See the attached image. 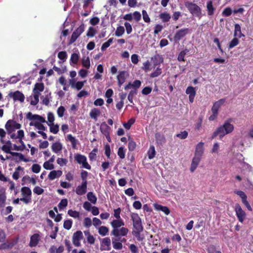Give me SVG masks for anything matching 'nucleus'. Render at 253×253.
I'll return each mask as SVG.
<instances>
[{
  "label": "nucleus",
  "instance_id": "obj_51",
  "mask_svg": "<svg viewBox=\"0 0 253 253\" xmlns=\"http://www.w3.org/2000/svg\"><path fill=\"white\" fill-rule=\"evenodd\" d=\"M220 146L218 143H214L213 145L212 148L211 150V153L212 154H218L219 152Z\"/></svg>",
  "mask_w": 253,
  "mask_h": 253
},
{
  "label": "nucleus",
  "instance_id": "obj_35",
  "mask_svg": "<svg viewBox=\"0 0 253 253\" xmlns=\"http://www.w3.org/2000/svg\"><path fill=\"white\" fill-rule=\"evenodd\" d=\"M100 110L95 108L92 109L89 113L90 117L95 121H97V118L100 115Z\"/></svg>",
  "mask_w": 253,
  "mask_h": 253
},
{
  "label": "nucleus",
  "instance_id": "obj_6",
  "mask_svg": "<svg viewBox=\"0 0 253 253\" xmlns=\"http://www.w3.org/2000/svg\"><path fill=\"white\" fill-rule=\"evenodd\" d=\"M131 218L133 222L134 228L137 232L140 233L143 230L141 220L137 213H132L131 214Z\"/></svg>",
  "mask_w": 253,
  "mask_h": 253
},
{
  "label": "nucleus",
  "instance_id": "obj_46",
  "mask_svg": "<svg viewBox=\"0 0 253 253\" xmlns=\"http://www.w3.org/2000/svg\"><path fill=\"white\" fill-rule=\"evenodd\" d=\"M207 8L208 14L209 15H212L214 13V8L213 7V6L212 5V3L211 1H208L207 5Z\"/></svg>",
  "mask_w": 253,
  "mask_h": 253
},
{
  "label": "nucleus",
  "instance_id": "obj_1",
  "mask_svg": "<svg viewBox=\"0 0 253 253\" xmlns=\"http://www.w3.org/2000/svg\"><path fill=\"white\" fill-rule=\"evenodd\" d=\"M231 119L225 121L223 124L219 126L214 132L212 137L218 135L221 139L225 135L231 133L234 129V126L231 124Z\"/></svg>",
  "mask_w": 253,
  "mask_h": 253
},
{
  "label": "nucleus",
  "instance_id": "obj_3",
  "mask_svg": "<svg viewBox=\"0 0 253 253\" xmlns=\"http://www.w3.org/2000/svg\"><path fill=\"white\" fill-rule=\"evenodd\" d=\"M21 192L22 198H20V201L26 204L31 203L32 193L31 189L28 187H23L21 189Z\"/></svg>",
  "mask_w": 253,
  "mask_h": 253
},
{
  "label": "nucleus",
  "instance_id": "obj_21",
  "mask_svg": "<svg viewBox=\"0 0 253 253\" xmlns=\"http://www.w3.org/2000/svg\"><path fill=\"white\" fill-rule=\"evenodd\" d=\"M40 240V236L38 233H35L31 236L29 243L30 247H35L37 246Z\"/></svg>",
  "mask_w": 253,
  "mask_h": 253
},
{
  "label": "nucleus",
  "instance_id": "obj_55",
  "mask_svg": "<svg viewBox=\"0 0 253 253\" xmlns=\"http://www.w3.org/2000/svg\"><path fill=\"white\" fill-rule=\"evenodd\" d=\"M113 38H110L109 39L107 42H104L103 43L101 49L102 51H104L107 48H108L110 44L113 42Z\"/></svg>",
  "mask_w": 253,
  "mask_h": 253
},
{
  "label": "nucleus",
  "instance_id": "obj_50",
  "mask_svg": "<svg viewBox=\"0 0 253 253\" xmlns=\"http://www.w3.org/2000/svg\"><path fill=\"white\" fill-rule=\"evenodd\" d=\"M160 18L162 19L163 22H166L169 20L170 16L167 12H163L160 14Z\"/></svg>",
  "mask_w": 253,
  "mask_h": 253
},
{
  "label": "nucleus",
  "instance_id": "obj_52",
  "mask_svg": "<svg viewBox=\"0 0 253 253\" xmlns=\"http://www.w3.org/2000/svg\"><path fill=\"white\" fill-rule=\"evenodd\" d=\"M125 33V29L123 26H120L117 28L115 31V35L117 37L122 36Z\"/></svg>",
  "mask_w": 253,
  "mask_h": 253
},
{
  "label": "nucleus",
  "instance_id": "obj_49",
  "mask_svg": "<svg viewBox=\"0 0 253 253\" xmlns=\"http://www.w3.org/2000/svg\"><path fill=\"white\" fill-rule=\"evenodd\" d=\"M84 234L86 236V239L88 243L90 244H93L95 242V238L91 235L89 232L85 231Z\"/></svg>",
  "mask_w": 253,
  "mask_h": 253
},
{
  "label": "nucleus",
  "instance_id": "obj_15",
  "mask_svg": "<svg viewBox=\"0 0 253 253\" xmlns=\"http://www.w3.org/2000/svg\"><path fill=\"white\" fill-rule=\"evenodd\" d=\"M9 96L13 98L14 101H19L23 102L25 99L24 94L19 91H16L13 92H10L9 94Z\"/></svg>",
  "mask_w": 253,
  "mask_h": 253
},
{
  "label": "nucleus",
  "instance_id": "obj_32",
  "mask_svg": "<svg viewBox=\"0 0 253 253\" xmlns=\"http://www.w3.org/2000/svg\"><path fill=\"white\" fill-rule=\"evenodd\" d=\"M43 89L44 85L43 83H36L33 89V93L40 95L41 92H42Z\"/></svg>",
  "mask_w": 253,
  "mask_h": 253
},
{
  "label": "nucleus",
  "instance_id": "obj_33",
  "mask_svg": "<svg viewBox=\"0 0 253 253\" xmlns=\"http://www.w3.org/2000/svg\"><path fill=\"white\" fill-rule=\"evenodd\" d=\"M82 66L86 68L89 69L90 67V61L89 56L84 55L82 58Z\"/></svg>",
  "mask_w": 253,
  "mask_h": 253
},
{
  "label": "nucleus",
  "instance_id": "obj_11",
  "mask_svg": "<svg viewBox=\"0 0 253 253\" xmlns=\"http://www.w3.org/2000/svg\"><path fill=\"white\" fill-rule=\"evenodd\" d=\"M69 82L72 88L79 90L84 86L86 81L76 82L75 79H71L69 80Z\"/></svg>",
  "mask_w": 253,
  "mask_h": 253
},
{
  "label": "nucleus",
  "instance_id": "obj_8",
  "mask_svg": "<svg viewBox=\"0 0 253 253\" xmlns=\"http://www.w3.org/2000/svg\"><path fill=\"white\" fill-rule=\"evenodd\" d=\"M234 193L241 198L243 204L245 206L247 209L249 211H252V208L247 201V196L245 192L241 190H236L234 191Z\"/></svg>",
  "mask_w": 253,
  "mask_h": 253
},
{
  "label": "nucleus",
  "instance_id": "obj_4",
  "mask_svg": "<svg viewBox=\"0 0 253 253\" xmlns=\"http://www.w3.org/2000/svg\"><path fill=\"white\" fill-rule=\"evenodd\" d=\"M74 158L78 164L82 165V168L89 170L91 169V166L87 162V158L84 155L77 153L75 154Z\"/></svg>",
  "mask_w": 253,
  "mask_h": 253
},
{
  "label": "nucleus",
  "instance_id": "obj_47",
  "mask_svg": "<svg viewBox=\"0 0 253 253\" xmlns=\"http://www.w3.org/2000/svg\"><path fill=\"white\" fill-rule=\"evenodd\" d=\"M40 95L37 94V93H34L33 96L31 97V104L32 105H36L38 104L39 101V96Z\"/></svg>",
  "mask_w": 253,
  "mask_h": 253
},
{
  "label": "nucleus",
  "instance_id": "obj_20",
  "mask_svg": "<svg viewBox=\"0 0 253 253\" xmlns=\"http://www.w3.org/2000/svg\"><path fill=\"white\" fill-rule=\"evenodd\" d=\"M128 74L126 71L119 72L117 78L118 81V84L121 86L126 81Z\"/></svg>",
  "mask_w": 253,
  "mask_h": 253
},
{
  "label": "nucleus",
  "instance_id": "obj_14",
  "mask_svg": "<svg viewBox=\"0 0 253 253\" xmlns=\"http://www.w3.org/2000/svg\"><path fill=\"white\" fill-rule=\"evenodd\" d=\"M0 149H1L5 153H9L13 156H17L19 155V153H18L11 152V150L12 149V143L10 141H6L3 146L0 147Z\"/></svg>",
  "mask_w": 253,
  "mask_h": 253
},
{
  "label": "nucleus",
  "instance_id": "obj_64",
  "mask_svg": "<svg viewBox=\"0 0 253 253\" xmlns=\"http://www.w3.org/2000/svg\"><path fill=\"white\" fill-rule=\"evenodd\" d=\"M135 122V120L133 118H131L128 120L127 123H125L123 124L124 126L126 129H129L132 124H133Z\"/></svg>",
  "mask_w": 253,
  "mask_h": 253
},
{
  "label": "nucleus",
  "instance_id": "obj_2",
  "mask_svg": "<svg viewBox=\"0 0 253 253\" xmlns=\"http://www.w3.org/2000/svg\"><path fill=\"white\" fill-rule=\"evenodd\" d=\"M5 127L8 134L10 135L11 138L12 134H17V133H15L14 131L16 129H19L21 125L14 120H10L6 122Z\"/></svg>",
  "mask_w": 253,
  "mask_h": 253
},
{
  "label": "nucleus",
  "instance_id": "obj_54",
  "mask_svg": "<svg viewBox=\"0 0 253 253\" xmlns=\"http://www.w3.org/2000/svg\"><path fill=\"white\" fill-rule=\"evenodd\" d=\"M23 169L20 166L18 167L17 168H16L15 171L13 173V175H12L13 178L15 180H17L20 177L19 171L20 170L23 171Z\"/></svg>",
  "mask_w": 253,
  "mask_h": 253
},
{
  "label": "nucleus",
  "instance_id": "obj_44",
  "mask_svg": "<svg viewBox=\"0 0 253 253\" xmlns=\"http://www.w3.org/2000/svg\"><path fill=\"white\" fill-rule=\"evenodd\" d=\"M21 79V77L20 75L18 74L16 76H13L11 77V78H10L8 79L7 83L9 84H15L17 82H18V81H20Z\"/></svg>",
  "mask_w": 253,
  "mask_h": 253
},
{
  "label": "nucleus",
  "instance_id": "obj_59",
  "mask_svg": "<svg viewBox=\"0 0 253 253\" xmlns=\"http://www.w3.org/2000/svg\"><path fill=\"white\" fill-rule=\"evenodd\" d=\"M43 167L47 170H51L54 168V165L48 161L45 162L43 164Z\"/></svg>",
  "mask_w": 253,
  "mask_h": 253
},
{
  "label": "nucleus",
  "instance_id": "obj_40",
  "mask_svg": "<svg viewBox=\"0 0 253 253\" xmlns=\"http://www.w3.org/2000/svg\"><path fill=\"white\" fill-rule=\"evenodd\" d=\"M49 126L50 131L53 134H57L59 131V125L54 123L47 125Z\"/></svg>",
  "mask_w": 253,
  "mask_h": 253
},
{
  "label": "nucleus",
  "instance_id": "obj_10",
  "mask_svg": "<svg viewBox=\"0 0 253 253\" xmlns=\"http://www.w3.org/2000/svg\"><path fill=\"white\" fill-rule=\"evenodd\" d=\"M24 137V132L23 130L19 129L17 132V134H12L11 135V139H18L19 142L21 144L20 146H23V150L25 148V145L23 141V138Z\"/></svg>",
  "mask_w": 253,
  "mask_h": 253
},
{
  "label": "nucleus",
  "instance_id": "obj_12",
  "mask_svg": "<svg viewBox=\"0 0 253 253\" xmlns=\"http://www.w3.org/2000/svg\"><path fill=\"white\" fill-rule=\"evenodd\" d=\"M128 233V229L124 227H122L118 229L112 230L111 232L112 235L115 237L118 236H126Z\"/></svg>",
  "mask_w": 253,
  "mask_h": 253
},
{
  "label": "nucleus",
  "instance_id": "obj_18",
  "mask_svg": "<svg viewBox=\"0 0 253 253\" xmlns=\"http://www.w3.org/2000/svg\"><path fill=\"white\" fill-rule=\"evenodd\" d=\"M202 158L194 156L190 165V170L193 172L198 167Z\"/></svg>",
  "mask_w": 253,
  "mask_h": 253
},
{
  "label": "nucleus",
  "instance_id": "obj_61",
  "mask_svg": "<svg viewBox=\"0 0 253 253\" xmlns=\"http://www.w3.org/2000/svg\"><path fill=\"white\" fill-rule=\"evenodd\" d=\"M57 163L60 166L63 167L66 166L68 163V160L66 159L58 158L57 159Z\"/></svg>",
  "mask_w": 253,
  "mask_h": 253
},
{
  "label": "nucleus",
  "instance_id": "obj_43",
  "mask_svg": "<svg viewBox=\"0 0 253 253\" xmlns=\"http://www.w3.org/2000/svg\"><path fill=\"white\" fill-rule=\"evenodd\" d=\"M42 123H36L35 122H31L30 123V126H34L37 129L40 130H44L45 129V127L42 124Z\"/></svg>",
  "mask_w": 253,
  "mask_h": 253
},
{
  "label": "nucleus",
  "instance_id": "obj_53",
  "mask_svg": "<svg viewBox=\"0 0 253 253\" xmlns=\"http://www.w3.org/2000/svg\"><path fill=\"white\" fill-rule=\"evenodd\" d=\"M68 214L69 215V216L75 218H79L80 215L79 212L76 211H73L72 210H69L68 211Z\"/></svg>",
  "mask_w": 253,
  "mask_h": 253
},
{
  "label": "nucleus",
  "instance_id": "obj_29",
  "mask_svg": "<svg viewBox=\"0 0 253 253\" xmlns=\"http://www.w3.org/2000/svg\"><path fill=\"white\" fill-rule=\"evenodd\" d=\"M66 139V140L70 142L73 149L77 148L78 140L75 138V137L73 136L72 134H69L67 135Z\"/></svg>",
  "mask_w": 253,
  "mask_h": 253
},
{
  "label": "nucleus",
  "instance_id": "obj_7",
  "mask_svg": "<svg viewBox=\"0 0 253 253\" xmlns=\"http://www.w3.org/2000/svg\"><path fill=\"white\" fill-rule=\"evenodd\" d=\"M234 210L239 221L243 223L246 218L247 214L246 212L242 209L239 204H235Z\"/></svg>",
  "mask_w": 253,
  "mask_h": 253
},
{
  "label": "nucleus",
  "instance_id": "obj_16",
  "mask_svg": "<svg viewBox=\"0 0 253 253\" xmlns=\"http://www.w3.org/2000/svg\"><path fill=\"white\" fill-rule=\"evenodd\" d=\"M27 118L31 120V122H35L39 123H45L46 122L43 117L38 115H33L30 112L28 114Z\"/></svg>",
  "mask_w": 253,
  "mask_h": 253
},
{
  "label": "nucleus",
  "instance_id": "obj_39",
  "mask_svg": "<svg viewBox=\"0 0 253 253\" xmlns=\"http://www.w3.org/2000/svg\"><path fill=\"white\" fill-rule=\"evenodd\" d=\"M147 155L149 159H153L156 155V151L155 147L153 145L150 146V148L147 152Z\"/></svg>",
  "mask_w": 253,
  "mask_h": 253
},
{
  "label": "nucleus",
  "instance_id": "obj_45",
  "mask_svg": "<svg viewBox=\"0 0 253 253\" xmlns=\"http://www.w3.org/2000/svg\"><path fill=\"white\" fill-rule=\"evenodd\" d=\"M109 229L106 226H101L98 228V233L100 235L102 236H105L107 235Z\"/></svg>",
  "mask_w": 253,
  "mask_h": 253
},
{
  "label": "nucleus",
  "instance_id": "obj_60",
  "mask_svg": "<svg viewBox=\"0 0 253 253\" xmlns=\"http://www.w3.org/2000/svg\"><path fill=\"white\" fill-rule=\"evenodd\" d=\"M84 226L86 228H89L92 225V221L89 217H85L83 221Z\"/></svg>",
  "mask_w": 253,
  "mask_h": 253
},
{
  "label": "nucleus",
  "instance_id": "obj_48",
  "mask_svg": "<svg viewBox=\"0 0 253 253\" xmlns=\"http://www.w3.org/2000/svg\"><path fill=\"white\" fill-rule=\"evenodd\" d=\"M241 166L243 170H246L249 172L253 171V168L250 165L246 162H243L241 164Z\"/></svg>",
  "mask_w": 253,
  "mask_h": 253
},
{
  "label": "nucleus",
  "instance_id": "obj_37",
  "mask_svg": "<svg viewBox=\"0 0 253 253\" xmlns=\"http://www.w3.org/2000/svg\"><path fill=\"white\" fill-rule=\"evenodd\" d=\"M6 197L5 192L3 190H0V207H3L5 205Z\"/></svg>",
  "mask_w": 253,
  "mask_h": 253
},
{
  "label": "nucleus",
  "instance_id": "obj_22",
  "mask_svg": "<svg viewBox=\"0 0 253 253\" xmlns=\"http://www.w3.org/2000/svg\"><path fill=\"white\" fill-rule=\"evenodd\" d=\"M111 225L113 229H118L120 227H123L125 225V222L121 218L113 220L111 222Z\"/></svg>",
  "mask_w": 253,
  "mask_h": 253
},
{
  "label": "nucleus",
  "instance_id": "obj_36",
  "mask_svg": "<svg viewBox=\"0 0 253 253\" xmlns=\"http://www.w3.org/2000/svg\"><path fill=\"white\" fill-rule=\"evenodd\" d=\"M126 241L125 239H123L121 242L117 241L116 240L112 241L113 247L116 250H121L123 248V244L122 242H125Z\"/></svg>",
  "mask_w": 253,
  "mask_h": 253
},
{
  "label": "nucleus",
  "instance_id": "obj_58",
  "mask_svg": "<svg viewBox=\"0 0 253 253\" xmlns=\"http://www.w3.org/2000/svg\"><path fill=\"white\" fill-rule=\"evenodd\" d=\"M188 52V50L187 49L181 51L178 56V60L179 61H184L185 60V55Z\"/></svg>",
  "mask_w": 253,
  "mask_h": 253
},
{
  "label": "nucleus",
  "instance_id": "obj_30",
  "mask_svg": "<svg viewBox=\"0 0 253 253\" xmlns=\"http://www.w3.org/2000/svg\"><path fill=\"white\" fill-rule=\"evenodd\" d=\"M64 250V248L63 246H60L57 247L55 246H51L48 250L49 253H62Z\"/></svg>",
  "mask_w": 253,
  "mask_h": 253
},
{
  "label": "nucleus",
  "instance_id": "obj_17",
  "mask_svg": "<svg viewBox=\"0 0 253 253\" xmlns=\"http://www.w3.org/2000/svg\"><path fill=\"white\" fill-rule=\"evenodd\" d=\"M204 143L200 142L197 144L195 147L194 156L202 158L204 152Z\"/></svg>",
  "mask_w": 253,
  "mask_h": 253
},
{
  "label": "nucleus",
  "instance_id": "obj_56",
  "mask_svg": "<svg viewBox=\"0 0 253 253\" xmlns=\"http://www.w3.org/2000/svg\"><path fill=\"white\" fill-rule=\"evenodd\" d=\"M73 222L71 219H67L64 221L63 224L64 228L66 230H69L71 228Z\"/></svg>",
  "mask_w": 253,
  "mask_h": 253
},
{
  "label": "nucleus",
  "instance_id": "obj_13",
  "mask_svg": "<svg viewBox=\"0 0 253 253\" xmlns=\"http://www.w3.org/2000/svg\"><path fill=\"white\" fill-rule=\"evenodd\" d=\"M83 237V233L81 231H77L75 232L73 236L72 241L73 244L76 247L81 245V240Z\"/></svg>",
  "mask_w": 253,
  "mask_h": 253
},
{
  "label": "nucleus",
  "instance_id": "obj_19",
  "mask_svg": "<svg viewBox=\"0 0 253 253\" xmlns=\"http://www.w3.org/2000/svg\"><path fill=\"white\" fill-rule=\"evenodd\" d=\"M101 251H109L111 249V240L109 238H103L101 242Z\"/></svg>",
  "mask_w": 253,
  "mask_h": 253
},
{
  "label": "nucleus",
  "instance_id": "obj_25",
  "mask_svg": "<svg viewBox=\"0 0 253 253\" xmlns=\"http://www.w3.org/2000/svg\"><path fill=\"white\" fill-rule=\"evenodd\" d=\"M189 32V30L188 29H182L176 32L174 35V39L176 40L179 41L181 38L185 36Z\"/></svg>",
  "mask_w": 253,
  "mask_h": 253
},
{
  "label": "nucleus",
  "instance_id": "obj_62",
  "mask_svg": "<svg viewBox=\"0 0 253 253\" xmlns=\"http://www.w3.org/2000/svg\"><path fill=\"white\" fill-rule=\"evenodd\" d=\"M136 143L132 139H129L128 148L130 151H133L136 148Z\"/></svg>",
  "mask_w": 253,
  "mask_h": 253
},
{
  "label": "nucleus",
  "instance_id": "obj_5",
  "mask_svg": "<svg viewBox=\"0 0 253 253\" xmlns=\"http://www.w3.org/2000/svg\"><path fill=\"white\" fill-rule=\"evenodd\" d=\"M185 6L192 15L199 18L201 17V9L197 4L187 2L185 3Z\"/></svg>",
  "mask_w": 253,
  "mask_h": 253
},
{
  "label": "nucleus",
  "instance_id": "obj_57",
  "mask_svg": "<svg viewBox=\"0 0 253 253\" xmlns=\"http://www.w3.org/2000/svg\"><path fill=\"white\" fill-rule=\"evenodd\" d=\"M162 69L159 67H157L156 68V69L151 74L150 77L151 78L157 77L160 76L162 74Z\"/></svg>",
  "mask_w": 253,
  "mask_h": 253
},
{
  "label": "nucleus",
  "instance_id": "obj_31",
  "mask_svg": "<svg viewBox=\"0 0 253 253\" xmlns=\"http://www.w3.org/2000/svg\"><path fill=\"white\" fill-rule=\"evenodd\" d=\"M224 99H221L215 102L211 108V111H214L218 112L219 108L225 103Z\"/></svg>",
  "mask_w": 253,
  "mask_h": 253
},
{
  "label": "nucleus",
  "instance_id": "obj_28",
  "mask_svg": "<svg viewBox=\"0 0 253 253\" xmlns=\"http://www.w3.org/2000/svg\"><path fill=\"white\" fill-rule=\"evenodd\" d=\"M51 148L54 153L58 154L62 150L63 145L60 141H57L52 144Z\"/></svg>",
  "mask_w": 253,
  "mask_h": 253
},
{
  "label": "nucleus",
  "instance_id": "obj_42",
  "mask_svg": "<svg viewBox=\"0 0 253 253\" xmlns=\"http://www.w3.org/2000/svg\"><path fill=\"white\" fill-rule=\"evenodd\" d=\"M235 37H238L239 38H241L244 35L242 34L240 26L236 24L235 25L234 34Z\"/></svg>",
  "mask_w": 253,
  "mask_h": 253
},
{
  "label": "nucleus",
  "instance_id": "obj_34",
  "mask_svg": "<svg viewBox=\"0 0 253 253\" xmlns=\"http://www.w3.org/2000/svg\"><path fill=\"white\" fill-rule=\"evenodd\" d=\"M151 60L153 61L154 65L156 66L163 62V58L162 56L157 54L151 57Z\"/></svg>",
  "mask_w": 253,
  "mask_h": 253
},
{
  "label": "nucleus",
  "instance_id": "obj_9",
  "mask_svg": "<svg viewBox=\"0 0 253 253\" xmlns=\"http://www.w3.org/2000/svg\"><path fill=\"white\" fill-rule=\"evenodd\" d=\"M84 25H82L80 26L72 34L71 38L70 40L69 44H72L74 42L77 38L83 33L84 31Z\"/></svg>",
  "mask_w": 253,
  "mask_h": 253
},
{
  "label": "nucleus",
  "instance_id": "obj_27",
  "mask_svg": "<svg viewBox=\"0 0 253 253\" xmlns=\"http://www.w3.org/2000/svg\"><path fill=\"white\" fill-rule=\"evenodd\" d=\"M62 174V171L61 170H53L51 171L48 175L49 180H53L56 178H59Z\"/></svg>",
  "mask_w": 253,
  "mask_h": 253
},
{
  "label": "nucleus",
  "instance_id": "obj_41",
  "mask_svg": "<svg viewBox=\"0 0 253 253\" xmlns=\"http://www.w3.org/2000/svg\"><path fill=\"white\" fill-rule=\"evenodd\" d=\"M87 198L88 201L93 204H95L97 202V197L91 192H89L87 194Z\"/></svg>",
  "mask_w": 253,
  "mask_h": 253
},
{
  "label": "nucleus",
  "instance_id": "obj_63",
  "mask_svg": "<svg viewBox=\"0 0 253 253\" xmlns=\"http://www.w3.org/2000/svg\"><path fill=\"white\" fill-rule=\"evenodd\" d=\"M126 151L124 150V147H120L118 151V155L119 156V157L123 159L125 158L126 156Z\"/></svg>",
  "mask_w": 253,
  "mask_h": 253
},
{
  "label": "nucleus",
  "instance_id": "obj_38",
  "mask_svg": "<svg viewBox=\"0 0 253 253\" xmlns=\"http://www.w3.org/2000/svg\"><path fill=\"white\" fill-rule=\"evenodd\" d=\"M22 182L24 183H31L33 185H35L37 183V181L34 178L30 177L28 175H26L23 177Z\"/></svg>",
  "mask_w": 253,
  "mask_h": 253
},
{
  "label": "nucleus",
  "instance_id": "obj_24",
  "mask_svg": "<svg viewBox=\"0 0 253 253\" xmlns=\"http://www.w3.org/2000/svg\"><path fill=\"white\" fill-rule=\"evenodd\" d=\"M186 93L189 95L190 103H193L196 95V90L193 86H188L186 90Z\"/></svg>",
  "mask_w": 253,
  "mask_h": 253
},
{
  "label": "nucleus",
  "instance_id": "obj_23",
  "mask_svg": "<svg viewBox=\"0 0 253 253\" xmlns=\"http://www.w3.org/2000/svg\"><path fill=\"white\" fill-rule=\"evenodd\" d=\"M87 184L82 182L80 185L78 186L75 190L76 194L78 195L84 194L87 191Z\"/></svg>",
  "mask_w": 253,
  "mask_h": 253
},
{
  "label": "nucleus",
  "instance_id": "obj_26",
  "mask_svg": "<svg viewBox=\"0 0 253 253\" xmlns=\"http://www.w3.org/2000/svg\"><path fill=\"white\" fill-rule=\"evenodd\" d=\"M80 54L79 52H75L71 54L70 59V64L73 67H75L79 62Z\"/></svg>",
  "mask_w": 253,
  "mask_h": 253
}]
</instances>
